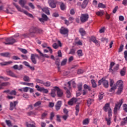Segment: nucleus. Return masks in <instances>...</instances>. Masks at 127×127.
<instances>
[{
  "label": "nucleus",
  "instance_id": "obj_1",
  "mask_svg": "<svg viewBox=\"0 0 127 127\" xmlns=\"http://www.w3.org/2000/svg\"><path fill=\"white\" fill-rule=\"evenodd\" d=\"M13 5L14 6H15L16 8H17L18 11H20V12H23L26 15H27L29 16V17H33V16L32 14L28 13L27 11L23 10V9H22L21 7L18 6V5L16 4L15 3H13Z\"/></svg>",
  "mask_w": 127,
  "mask_h": 127
},
{
  "label": "nucleus",
  "instance_id": "obj_2",
  "mask_svg": "<svg viewBox=\"0 0 127 127\" xmlns=\"http://www.w3.org/2000/svg\"><path fill=\"white\" fill-rule=\"evenodd\" d=\"M124 103V99H121L119 101V102H118L115 105V107L114 108V113L116 115L117 113H118V111L120 109H121V107H122V105H123V103Z\"/></svg>",
  "mask_w": 127,
  "mask_h": 127
},
{
  "label": "nucleus",
  "instance_id": "obj_3",
  "mask_svg": "<svg viewBox=\"0 0 127 127\" xmlns=\"http://www.w3.org/2000/svg\"><path fill=\"white\" fill-rule=\"evenodd\" d=\"M103 110L104 112H108V117H111V116H112V109H111V107H110L109 103H107L105 104V106L103 107Z\"/></svg>",
  "mask_w": 127,
  "mask_h": 127
},
{
  "label": "nucleus",
  "instance_id": "obj_4",
  "mask_svg": "<svg viewBox=\"0 0 127 127\" xmlns=\"http://www.w3.org/2000/svg\"><path fill=\"white\" fill-rule=\"evenodd\" d=\"M5 41L6 42H4V43L6 45H10L11 44H13V43H15V42H16V41L13 38V37L6 39Z\"/></svg>",
  "mask_w": 127,
  "mask_h": 127
},
{
  "label": "nucleus",
  "instance_id": "obj_5",
  "mask_svg": "<svg viewBox=\"0 0 127 127\" xmlns=\"http://www.w3.org/2000/svg\"><path fill=\"white\" fill-rule=\"evenodd\" d=\"M102 84H103L104 87L105 88L109 87V81L104 78H102L98 81V85H99V86L102 85Z\"/></svg>",
  "mask_w": 127,
  "mask_h": 127
},
{
  "label": "nucleus",
  "instance_id": "obj_6",
  "mask_svg": "<svg viewBox=\"0 0 127 127\" xmlns=\"http://www.w3.org/2000/svg\"><path fill=\"white\" fill-rule=\"evenodd\" d=\"M114 83L115 82L114 81V79H110V86L111 87V89L110 90V92H113L114 90H116V89H117V85L116 84H114Z\"/></svg>",
  "mask_w": 127,
  "mask_h": 127
},
{
  "label": "nucleus",
  "instance_id": "obj_7",
  "mask_svg": "<svg viewBox=\"0 0 127 127\" xmlns=\"http://www.w3.org/2000/svg\"><path fill=\"white\" fill-rule=\"evenodd\" d=\"M89 19V15L88 14H82L80 16V20L81 22H86Z\"/></svg>",
  "mask_w": 127,
  "mask_h": 127
},
{
  "label": "nucleus",
  "instance_id": "obj_8",
  "mask_svg": "<svg viewBox=\"0 0 127 127\" xmlns=\"http://www.w3.org/2000/svg\"><path fill=\"white\" fill-rule=\"evenodd\" d=\"M56 92H57V86L54 87L53 88L51 89L50 95H51V97L53 98H55L56 96Z\"/></svg>",
  "mask_w": 127,
  "mask_h": 127
},
{
  "label": "nucleus",
  "instance_id": "obj_9",
  "mask_svg": "<svg viewBox=\"0 0 127 127\" xmlns=\"http://www.w3.org/2000/svg\"><path fill=\"white\" fill-rule=\"evenodd\" d=\"M57 94L58 97L59 98H61V97H63V96H64L63 91L60 89L58 87H57Z\"/></svg>",
  "mask_w": 127,
  "mask_h": 127
},
{
  "label": "nucleus",
  "instance_id": "obj_10",
  "mask_svg": "<svg viewBox=\"0 0 127 127\" xmlns=\"http://www.w3.org/2000/svg\"><path fill=\"white\" fill-rule=\"evenodd\" d=\"M48 19V17H47V15H45V14H42V18H39V20L41 22H44L45 21H47Z\"/></svg>",
  "mask_w": 127,
  "mask_h": 127
},
{
  "label": "nucleus",
  "instance_id": "obj_11",
  "mask_svg": "<svg viewBox=\"0 0 127 127\" xmlns=\"http://www.w3.org/2000/svg\"><path fill=\"white\" fill-rule=\"evenodd\" d=\"M49 3L50 4V6H51L52 8H55V7H56V1L55 0H49Z\"/></svg>",
  "mask_w": 127,
  "mask_h": 127
},
{
  "label": "nucleus",
  "instance_id": "obj_12",
  "mask_svg": "<svg viewBox=\"0 0 127 127\" xmlns=\"http://www.w3.org/2000/svg\"><path fill=\"white\" fill-rule=\"evenodd\" d=\"M68 29L62 27L60 30V33L61 34H63L64 35H66V34H68Z\"/></svg>",
  "mask_w": 127,
  "mask_h": 127
},
{
  "label": "nucleus",
  "instance_id": "obj_13",
  "mask_svg": "<svg viewBox=\"0 0 127 127\" xmlns=\"http://www.w3.org/2000/svg\"><path fill=\"white\" fill-rule=\"evenodd\" d=\"M17 104H18L17 101H14L13 102L10 103V111H12L13 109L15 108V106H16Z\"/></svg>",
  "mask_w": 127,
  "mask_h": 127
},
{
  "label": "nucleus",
  "instance_id": "obj_14",
  "mask_svg": "<svg viewBox=\"0 0 127 127\" xmlns=\"http://www.w3.org/2000/svg\"><path fill=\"white\" fill-rule=\"evenodd\" d=\"M77 99L75 98H72L68 102V104L69 106H73L74 104H76L77 103Z\"/></svg>",
  "mask_w": 127,
  "mask_h": 127
},
{
  "label": "nucleus",
  "instance_id": "obj_15",
  "mask_svg": "<svg viewBox=\"0 0 127 127\" xmlns=\"http://www.w3.org/2000/svg\"><path fill=\"white\" fill-rule=\"evenodd\" d=\"M7 74L9 76H10L11 77H13V78H18L17 75H16V74H15L11 70H9L8 71H7Z\"/></svg>",
  "mask_w": 127,
  "mask_h": 127
},
{
  "label": "nucleus",
  "instance_id": "obj_16",
  "mask_svg": "<svg viewBox=\"0 0 127 127\" xmlns=\"http://www.w3.org/2000/svg\"><path fill=\"white\" fill-rule=\"evenodd\" d=\"M36 51H37V52L39 53L40 56H41L42 57H43L44 58H49V56H48L46 54L42 53L41 51H40V50L38 49H36Z\"/></svg>",
  "mask_w": 127,
  "mask_h": 127
},
{
  "label": "nucleus",
  "instance_id": "obj_17",
  "mask_svg": "<svg viewBox=\"0 0 127 127\" xmlns=\"http://www.w3.org/2000/svg\"><path fill=\"white\" fill-rule=\"evenodd\" d=\"M4 93H7V94L12 95V96H15V95H16V91H15V90H12L11 91H10L9 90H7L4 91Z\"/></svg>",
  "mask_w": 127,
  "mask_h": 127
},
{
  "label": "nucleus",
  "instance_id": "obj_18",
  "mask_svg": "<svg viewBox=\"0 0 127 127\" xmlns=\"http://www.w3.org/2000/svg\"><path fill=\"white\" fill-rule=\"evenodd\" d=\"M112 116H108L107 118H105V121L107 124L108 126H111V124H112Z\"/></svg>",
  "mask_w": 127,
  "mask_h": 127
},
{
  "label": "nucleus",
  "instance_id": "obj_19",
  "mask_svg": "<svg viewBox=\"0 0 127 127\" xmlns=\"http://www.w3.org/2000/svg\"><path fill=\"white\" fill-rule=\"evenodd\" d=\"M116 85L117 87H124V81L122 80H119L117 82Z\"/></svg>",
  "mask_w": 127,
  "mask_h": 127
},
{
  "label": "nucleus",
  "instance_id": "obj_20",
  "mask_svg": "<svg viewBox=\"0 0 127 127\" xmlns=\"http://www.w3.org/2000/svg\"><path fill=\"white\" fill-rule=\"evenodd\" d=\"M61 105H62V102H61V101H58L57 104L56 105V110L57 111H59V110H60V108H61Z\"/></svg>",
  "mask_w": 127,
  "mask_h": 127
},
{
  "label": "nucleus",
  "instance_id": "obj_21",
  "mask_svg": "<svg viewBox=\"0 0 127 127\" xmlns=\"http://www.w3.org/2000/svg\"><path fill=\"white\" fill-rule=\"evenodd\" d=\"M42 46L43 48H48L49 49L50 53L52 54V53L53 52V51H52V49L50 47H48L47 44L44 43L42 45Z\"/></svg>",
  "mask_w": 127,
  "mask_h": 127
},
{
  "label": "nucleus",
  "instance_id": "obj_22",
  "mask_svg": "<svg viewBox=\"0 0 127 127\" xmlns=\"http://www.w3.org/2000/svg\"><path fill=\"white\" fill-rule=\"evenodd\" d=\"M88 3H89V0H84L81 5V7L82 8H85L87 5H88Z\"/></svg>",
  "mask_w": 127,
  "mask_h": 127
},
{
  "label": "nucleus",
  "instance_id": "obj_23",
  "mask_svg": "<svg viewBox=\"0 0 127 127\" xmlns=\"http://www.w3.org/2000/svg\"><path fill=\"white\" fill-rule=\"evenodd\" d=\"M27 2L26 0H20L19 1V3L22 7H24V5H25Z\"/></svg>",
  "mask_w": 127,
  "mask_h": 127
},
{
  "label": "nucleus",
  "instance_id": "obj_24",
  "mask_svg": "<svg viewBox=\"0 0 127 127\" xmlns=\"http://www.w3.org/2000/svg\"><path fill=\"white\" fill-rule=\"evenodd\" d=\"M42 11L46 13L48 15H49L50 14V12H49V9L47 7H44L42 8Z\"/></svg>",
  "mask_w": 127,
  "mask_h": 127
},
{
  "label": "nucleus",
  "instance_id": "obj_25",
  "mask_svg": "<svg viewBox=\"0 0 127 127\" xmlns=\"http://www.w3.org/2000/svg\"><path fill=\"white\" fill-rule=\"evenodd\" d=\"M9 85H10V83L8 82L2 83L0 85V90L2 89V87H6V86H9Z\"/></svg>",
  "mask_w": 127,
  "mask_h": 127
},
{
  "label": "nucleus",
  "instance_id": "obj_26",
  "mask_svg": "<svg viewBox=\"0 0 127 127\" xmlns=\"http://www.w3.org/2000/svg\"><path fill=\"white\" fill-rule=\"evenodd\" d=\"M11 63H12V62L11 61L4 62L2 63H0V65H1V66H5L6 65H9V64H11Z\"/></svg>",
  "mask_w": 127,
  "mask_h": 127
},
{
  "label": "nucleus",
  "instance_id": "obj_27",
  "mask_svg": "<svg viewBox=\"0 0 127 127\" xmlns=\"http://www.w3.org/2000/svg\"><path fill=\"white\" fill-rule=\"evenodd\" d=\"M38 28L36 27H32L30 29V32L31 33H37V29Z\"/></svg>",
  "mask_w": 127,
  "mask_h": 127
},
{
  "label": "nucleus",
  "instance_id": "obj_28",
  "mask_svg": "<svg viewBox=\"0 0 127 127\" xmlns=\"http://www.w3.org/2000/svg\"><path fill=\"white\" fill-rule=\"evenodd\" d=\"M67 85H68V89H71V85H72L73 87H74L75 86V81H69L67 83Z\"/></svg>",
  "mask_w": 127,
  "mask_h": 127
},
{
  "label": "nucleus",
  "instance_id": "obj_29",
  "mask_svg": "<svg viewBox=\"0 0 127 127\" xmlns=\"http://www.w3.org/2000/svg\"><path fill=\"white\" fill-rule=\"evenodd\" d=\"M21 84H22L23 85H25L26 86H29V87H32V88H33L34 87L33 83L21 82Z\"/></svg>",
  "mask_w": 127,
  "mask_h": 127
},
{
  "label": "nucleus",
  "instance_id": "obj_30",
  "mask_svg": "<svg viewBox=\"0 0 127 127\" xmlns=\"http://www.w3.org/2000/svg\"><path fill=\"white\" fill-rule=\"evenodd\" d=\"M31 59L32 62L33 64H36L37 62H36V60L35 59V55H33V54L31 55Z\"/></svg>",
  "mask_w": 127,
  "mask_h": 127
},
{
  "label": "nucleus",
  "instance_id": "obj_31",
  "mask_svg": "<svg viewBox=\"0 0 127 127\" xmlns=\"http://www.w3.org/2000/svg\"><path fill=\"white\" fill-rule=\"evenodd\" d=\"M1 56H3V57H10V54L9 53H3L0 54Z\"/></svg>",
  "mask_w": 127,
  "mask_h": 127
},
{
  "label": "nucleus",
  "instance_id": "obj_32",
  "mask_svg": "<svg viewBox=\"0 0 127 127\" xmlns=\"http://www.w3.org/2000/svg\"><path fill=\"white\" fill-rule=\"evenodd\" d=\"M64 89L66 90V93L67 98H70V97H71V92H70V91L67 89V87H64Z\"/></svg>",
  "mask_w": 127,
  "mask_h": 127
},
{
  "label": "nucleus",
  "instance_id": "obj_33",
  "mask_svg": "<svg viewBox=\"0 0 127 127\" xmlns=\"http://www.w3.org/2000/svg\"><path fill=\"white\" fill-rule=\"evenodd\" d=\"M75 115L76 116H78V114L79 113V111H80V105L79 104H77L75 106Z\"/></svg>",
  "mask_w": 127,
  "mask_h": 127
},
{
  "label": "nucleus",
  "instance_id": "obj_34",
  "mask_svg": "<svg viewBox=\"0 0 127 127\" xmlns=\"http://www.w3.org/2000/svg\"><path fill=\"white\" fill-rule=\"evenodd\" d=\"M91 41L93 42L94 43H95V44H99V41L97 40L96 37H92L91 38Z\"/></svg>",
  "mask_w": 127,
  "mask_h": 127
},
{
  "label": "nucleus",
  "instance_id": "obj_35",
  "mask_svg": "<svg viewBox=\"0 0 127 127\" xmlns=\"http://www.w3.org/2000/svg\"><path fill=\"white\" fill-rule=\"evenodd\" d=\"M79 32L82 36H84V35H85L86 34V32L85 31V30H84V29L83 28H81L79 29Z\"/></svg>",
  "mask_w": 127,
  "mask_h": 127
},
{
  "label": "nucleus",
  "instance_id": "obj_36",
  "mask_svg": "<svg viewBox=\"0 0 127 127\" xmlns=\"http://www.w3.org/2000/svg\"><path fill=\"white\" fill-rule=\"evenodd\" d=\"M121 76H125L126 75V67H124L120 71Z\"/></svg>",
  "mask_w": 127,
  "mask_h": 127
},
{
  "label": "nucleus",
  "instance_id": "obj_37",
  "mask_svg": "<svg viewBox=\"0 0 127 127\" xmlns=\"http://www.w3.org/2000/svg\"><path fill=\"white\" fill-rule=\"evenodd\" d=\"M123 90H124V87H119L117 92V95H121L122 92H123Z\"/></svg>",
  "mask_w": 127,
  "mask_h": 127
},
{
  "label": "nucleus",
  "instance_id": "obj_38",
  "mask_svg": "<svg viewBox=\"0 0 127 127\" xmlns=\"http://www.w3.org/2000/svg\"><path fill=\"white\" fill-rule=\"evenodd\" d=\"M77 54L79 57L83 56V51L81 50H79L77 52Z\"/></svg>",
  "mask_w": 127,
  "mask_h": 127
},
{
  "label": "nucleus",
  "instance_id": "obj_39",
  "mask_svg": "<svg viewBox=\"0 0 127 127\" xmlns=\"http://www.w3.org/2000/svg\"><path fill=\"white\" fill-rule=\"evenodd\" d=\"M41 92H43L44 94H48V92L49 91H48V89H45L44 87H42V90H41Z\"/></svg>",
  "mask_w": 127,
  "mask_h": 127
},
{
  "label": "nucleus",
  "instance_id": "obj_40",
  "mask_svg": "<svg viewBox=\"0 0 127 127\" xmlns=\"http://www.w3.org/2000/svg\"><path fill=\"white\" fill-rule=\"evenodd\" d=\"M94 102V99H88L87 100V105L88 106H90L91 104Z\"/></svg>",
  "mask_w": 127,
  "mask_h": 127
},
{
  "label": "nucleus",
  "instance_id": "obj_41",
  "mask_svg": "<svg viewBox=\"0 0 127 127\" xmlns=\"http://www.w3.org/2000/svg\"><path fill=\"white\" fill-rule=\"evenodd\" d=\"M91 84L92 85V87L93 88H96V87H97V84H96V81H95V80L92 79L91 80Z\"/></svg>",
  "mask_w": 127,
  "mask_h": 127
},
{
  "label": "nucleus",
  "instance_id": "obj_42",
  "mask_svg": "<svg viewBox=\"0 0 127 127\" xmlns=\"http://www.w3.org/2000/svg\"><path fill=\"white\" fill-rule=\"evenodd\" d=\"M23 80L25 81V82H30V78L26 75L24 76Z\"/></svg>",
  "mask_w": 127,
  "mask_h": 127
},
{
  "label": "nucleus",
  "instance_id": "obj_43",
  "mask_svg": "<svg viewBox=\"0 0 127 127\" xmlns=\"http://www.w3.org/2000/svg\"><path fill=\"white\" fill-rule=\"evenodd\" d=\"M12 10H11V8H8L7 9H6L5 12L7 13H10V14H12Z\"/></svg>",
  "mask_w": 127,
  "mask_h": 127
},
{
  "label": "nucleus",
  "instance_id": "obj_44",
  "mask_svg": "<svg viewBox=\"0 0 127 127\" xmlns=\"http://www.w3.org/2000/svg\"><path fill=\"white\" fill-rule=\"evenodd\" d=\"M61 18L62 19H63V20H64V21L65 22V24H66L67 25H69V21L66 20V18H65L64 17H61Z\"/></svg>",
  "mask_w": 127,
  "mask_h": 127
},
{
  "label": "nucleus",
  "instance_id": "obj_45",
  "mask_svg": "<svg viewBox=\"0 0 127 127\" xmlns=\"http://www.w3.org/2000/svg\"><path fill=\"white\" fill-rule=\"evenodd\" d=\"M1 79L3 80V81H8V80H9V78L7 77L0 76V81Z\"/></svg>",
  "mask_w": 127,
  "mask_h": 127
},
{
  "label": "nucleus",
  "instance_id": "obj_46",
  "mask_svg": "<svg viewBox=\"0 0 127 127\" xmlns=\"http://www.w3.org/2000/svg\"><path fill=\"white\" fill-rule=\"evenodd\" d=\"M83 87L84 88V90H88V91H91V87L88 86V85L84 84Z\"/></svg>",
  "mask_w": 127,
  "mask_h": 127
},
{
  "label": "nucleus",
  "instance_id": "obj_47",
  "mask_svg": "<svg viewBox=\"0 0 127 127\" xmlns=\"http://www.w3.org/2000/svg\"><path fill=\"white\" fill-rule=\"evenodd\" d=\"M54 117H55V114H54V112H51L50 114V118L51 121H52L53 120V118H54Z\"/></svg>",
  "mask_w": 127,
  "mask_h": 127
},
{
  "label": "nucleus",
  "instance_id": "obj_48",
  "mask_svg": "<svg viewBox=\"0 0 127 127\" xmlns=\"http://www.w3.org/2000/svg\"><path fill=\"white\" fill-rule=\"evenodd\" d=\"M98 7H101V8H105L106 7V5L102 3H99Z\"/></svg>",
  "mask_w": 127,
  "mask_h": 127
},
{
  "label": "nucleus",
  "instance_id": "obj_49",
  "mask_svg": "<svg viewBox=\"0 0 127 127\" xmlns=\"http://www.w3.org/2000/svg\"><path fill=\"white\" fill-rule=\"evenodd\" d=\"M43 85L45 86V87H50V85L51 84L50 83V82H43Z\"/></svg>",
  "mask_w": 127,
  "mask_h": 127
},
{
  "label": "nucleus",
  "instance_id": "obj_50",
  "mask_svg": "<svg viewBox=\"0 0 127 127\" xmlns=\"http://www.w3.org/2000/svg\"><path fill=\"white\" fill-rule=\"evenodd\" d=\"M67 63V59H64L61 63L62 66H64V65H66V64Z\"/></svg>",
  "mask_w": 127,
  "mask_h": 127
},
{
  "label": "nucleus",
  "instance_id": "obj_51",
  "mask_svg": "<svg viewBox=\"0 0 127 127\" xmlns=\"http://www.w3.org/2000/svg\"><path fill=\"white\" fill-rule=\"evenodd\" d=\"M123 49H124V45L121 44L120 47V48L119 49L118 52H119V53L122 52L123 51Z\"/></svg>",
  "mask_w": 127,
  "mask_h": 127
},
{
  "label": "nucleus",
  "instance_id": "obj_52",
  "mask_svg": "<svg viewBox=\"0 0 127 127\" xmlns=\"http://www.w3.org/2000/svg\"><path fill=\"white\" fill-rule=\"evenodd\" d=\"M6 124L8 127H11V122L9 120H6L5 121Z\"/></svg>",
  "mask_w": 127,
  "mask_h": 127
},
{
  "label": "nucleus",
  "instance_id": "obj_53",
  "mask_svg": "<svg viewBox=\"0 0 127 127\" xmlns=\"http://www.w3.org/2000/svg\"><path fill=\"white\" fill-rule=\"evenodd\" d=\"M96 14L99 16H102V15H104V12L103 11H98L96 12Z\"/></svg>",
  "mask_w": 127,
  "mask_h": 127
},
{
  "label": "nucleus",
  "instance_id": "obj_54",
  "mask_svg": "<svg viewBox=\"0 0 127 127\" xmlns=\"http://www.w3.org/2000/svg\"><path fill=\"white\" fill-rule=\"evenodd\" d=\"M89 122L90 121H89V119H86L83 121V125H88V124H89Z\"/></svg>",
  "mask_w": 127,
  "mask_h": 127
},
{
  "label": "nucleus",
  "instance_id": "obj_55",
  "mask_svg": "<svg viewBox=\"0 0 127 127\" xmlns=\"http://www.w3.org/2000/svg\"><path fill=\"white\" fill-rule=\"evenodd\" d=\"M104 98V93L102 92L99 95V100H102Z\"/></svg>",
  "mask_w": 127,
  "mask_h": 127
},
{
  "label": "nucleus",
  "instance_id": "obj_56",
  "mask_svg": "<svg viewBox=\"0 0 127 127\" xmlns=\"http://www.w3.org/2000/svg\"><path fill=\"white\" fill-rule=\"evenodd\" d=\"M61 8L62 10H64V9H65V8H66V6H65V4H64V3H62L61 4Z\"/></svg>",
  "mask_w": 127,
  "mask_h": 127
},
{
  "label": "nucleus",
  "instance_id": "obj_57",
  "mask_svg": "<svg viewBox=\"0 0 127 127\" xmlns=\"http://www.w3.org/2000/svg\"><path fill=\"white\" fill-rule=\"evenodd\" d=\"M29 89H30V88L27 87L22 88L23 92H28Z\"/></svg>",
  "mask_w": 127,
  "mask_h": 127
},
{
  "label": "nucleus",
  "instance_id": "obj_58",
  "mask_svg": "<svg viewBox=\"0 0 127 127\" xmlns=\"http://www.w3.org/2000/svg\"><path fill=\"white\" fill-rule=\"evenodd\" d=\"M40 105H41V101H38L34 105V106L38 107V106H40Z\"/></svg>",
  "mask_w": 127,
  "mask_h": 127
},
{
  "label": "nucleus",
  "instance_id": "obj_59",
  "mask_svg": "<svg viewBox=\"0 0 127 127\" xmlns=\"http://www.w3.org/2000/svg\"><path fill=\"white\" fill-rule=\"evenodd\" d=\"M123 110L124 111H125V112L127 113V104H125L123 105Z\"/></svg>",
  "mask_w": 127,
  "mask_h": 127
},
{
  "label": "nucleus",
  "instance_id": "obj_60",
  "mask_svg": "<svg viewBox=\"0 0 127 127\" xmlns=\"http://www.w3.org/2000/svg\"><path fill=\"white\" fill-rule=\"evenodd\" d=\"M35 88L37 89L39 92H41V90L42 89V87H40L39 85H36Z\"/></svg>",
  "mask_w": 127,
  "mask_h": 127
},
{
  "label": "nucleus",
  "instance_id": "obj_61",
  "mask_svg": "<svg viewBox=\"0 0 127 127\" xmlns=\"http://www.w3.org/2000/svg\"><path fill=\"white\" fill-rule=\"evenodd\" d=\"M28 115H29V116H32V115H36L37 114V113H36V112H32V111H31V112H28Z\"/></svg>",
  "mask_w": 127,
  "mask_h": 127
},
{
  "label": "nucleus",
  "instance_id": "obj_62",
  "mask_svg": "<svg viewBox=\"0 0 127 127\" xmlns=\"http://www.w3.org/2000/svg\"><path fill=\"white\" fill-rule=\"evenodd\" d=\"M119 67H120V65L118 64L115 65L114 68V71H118V70H119Z\"/></svg>",
  "mask_w": 127,
  "mask_h": 127
},
{
  "label": "nucleus",
  "instance_id": "obj_63",
  "mask_svg": "<svg viewBox=\"0 0 127 127\" xmlns=\"http://www.w3.org/2000/svg\"><path fill=\"white\" fill-rule=\"evenodd\" d=\"M124 121L122 122V125H126L127 123V117L124 119Z\"/></svg>",
  "mask_w": 127,
  "mask_h": 127
},
{
  "label": "nucleus",
  "instance_id": "obj_64",
  "mask_svg": "<svg viewBox=\"0 0 127 127\" xmlns=\"http://www.w3.org/2000/svg\"><path fill=\"white\" fill-rule=\"evenodd\" d=\"M125 58L126 60L127 61V51H125L124 52Z\"/></svg>",
  "mask_w": 127,
  "mask_h": 127
}]
</instances>
